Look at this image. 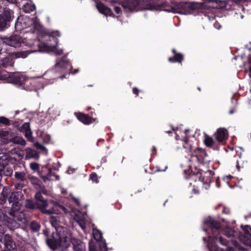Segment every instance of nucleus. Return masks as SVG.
Segmentation results:
<instances>
[{
  "label": "nucleus",
  "mask_w": 251,
  "mask_h": 251,
  "mask_svg": "<svg viewBox=\"0 0 251 251\" xmlns=\"http://www.w3.org/2000/svg\"><path fill=\"white\" fill-rule=\"evenodd\" d=\"M23 38L20 35H15L11 36L9 38H4L3 42L6 45L14 47H20L22 44Z\"/></svg>",
  "instance_id": "10"
},
{
  "label": "nucleus",
  "mask_w": 251,
  "mask_h": 251,
  "mask_svg": "<svg viewBox=\"0 0 251 251\" xmlns=\"http://www.w3.org/2000/svg\"><path fill=\"white\" fill-rule=\"evenodd\" d=\"M10 142L17 145H19L22 146H25L26 142L23 138L19 136H15L12 138L10 140Z\"/></svg>",
  "instance_id": "22"
},
{
  "label": "nucleus",
  "mask_w": 251,
  "mask_h": 251,
  "mask_svg": "<svg viewBox=\"0 0 251 251\" xmlns=\"http://www.w3.org/2000/svg\"><path fill=\"white\" fill-rule=\"evenodd\" d=\"M35 198H36V202H38L40 201H43L44 200H45L43 196H42L40 192H38L35 195Z\"/></svg>",
  "instance_id": "39"
},
{
  "label": "nucleus",
  "mask_w": 251,
  "mask_h": 251,
  "mask_svg": "<svg viewBox=\"0 0 251 251\" xmlns=\"http://www.w3.org/2000/svg\"><path fill=\"white\" fill-rule=\"evenodd\" d=\"M25 206L26 208H29V209H34L35 207L34 204L33 202L29 200H26L25 202Z\"/></svg>",
  "instance_id": "32"
},
{
  "label": "nucleus",
  "mask_w": 251,
  "mask_h": 251,
  "mask_svg": "<svg viewBox=\"0 0 251 251\" xmlns=\"http://www.w3.org/2000/svg\"><path fill=\"white\" fill-rule=\"evenodd\" d=\"M25 44V46L29 47H32L34 45H36L37 46V50H36V51H40L41 50V45L40 44L39 41L37 40H33L31 39H23V41L22 44ZM36 50V49H35Z\"/></svg>",
  "instance_id": "18"
},
{
  "label": "nucleus",
  "mask_w": 251,
  "mask_h": 251,
  "mask_svg": "<svg viewBox=\"0 0 251 251\" xmlns=\"http://www.w3.org/2000/svg\"><path fill=\"white\" fill-rule=\"evenodd\" d=\"M10 192V190L7 188H4L2 192V195L4 197H7L8 195V193Z\"/></svg>",
  "instance_id": "40"
},
{
  "label": "nucleus",
  "mask_w": 251,
  "mask_h": 251,
  "mask_svg": "<svg viewBox=\"0 0 251 251\" xmlns=\"http://www.w3.org/2000/svg\"><path fill=\"white\" fill-rule=\"evenodd\" d=\"M34 27V31H39L41 25L38 19L37 18L30 19L29 17H19L15 24V29L17 31H20L30 26Z\"/></svg>",
  "instance_id": "4"
},
{
  "label": "nucleus",
  "mask_w": 251,
  "mask_h": 251,
  "mask_svg": "<svg viewBox=\"0 0 251 251\" xmlns=\"http://www.w3.org/2000/svg\"><path fill=\"white\" fill-rule=\"evenodd\" d=\"M90 177V179L93 181L95 182L96 183L98 182V181H97V176L96 174L93 173V174H91Z\"/></svg>",
  "instance_id": "42"
},
{
  "label": "nucleus",
  "mask_w": 251,
  "mask_h": 251,
  "mask_svg": "<svg viewBox=\"0 0 251 251\" xmlns=\"http://www.w3.org/2000/svg\"><path fill=\"white\" fill-rule=\"evenodd\" d=\"M25 158L29 159L30 158H37L39 157L38 153L34 150L30 148H27L25 149Z\"/></svg>",
  "instance_id": "19"
},
{
  "label": "nucleus",
  "mask_w": 251,
  "mask_h": 251,
  "mask_svg": "<svg viewBox=\"0 0 251 251\" xmlns=\"http://www.w3.org/2000/svg\"><path fill=\"white\" fill-rule=\"evenodd\" d=\"M96 7L99 12L105 15H111V10L110 8L105 6L101 3H98L96 4Z\"/></svg>",
  "instance_id": "20"
},
{
  "label": "nucleus",
  "mask_w": 251,
  "mask_h": 251,
  "mask_svg": "<svg viewBox=\"0 0 251 251\" xmlns=\"http://www.w3.org/2000/svg\"><path fill=\"white\" fill-rule=\"evenodd\" d=\"M156 150L155 147H153L152 151H153V150Z\"/></svg>",
  "instance_id": "60"
},
{
  "label": "nucleus",
  "mask_w": 251,
  "mask_h": 251,
  "mask_svg": "<svg viewBox=\"0 0 251 251\" xmlns=\"http://www.w3.org/2000/svg\"><path fill=\"white\" fill-rule=\"evenodd\" d=\"M54 69L56 71L61 72L66 71L68 72V74H69L72 67L68 62L65 61L63 59H57L54 66Z\"/></svg>",
  "instance_id": "11"
},
{
  "label": "nucleus",
  "mask_w": 251,
  "mask_h": 251,
  "mask_svg": "<svg viewBox=\"0 0 251 251\" xmlns=\"http://www.w3.org/2000/svg\"><path fill=\"white\" fill-rule=\"evenodd\" d=\"M182 6L184 7V8L186 9H191L192 8V4L189 2H186L185 3H183Z\"/></svg>",
  "instance_id": "44"
},
{
  "label": "nucleus",
  "mask_w": 251,
  "mask_h": 251,
  "mask_svg": "<svg viewBox=\"0 0 251 251\" xmlns=\"http://www.w3.org/2000/svg\"><path fill=\"white\" fill-rule=\"evenodd\" d=\"M138 92H139V90H138V89L137 88H134L133 89V93L136 94V95H138Z\"/></svg>",
  "instance_id": "49"
},
{
  "label": "nucleus",
  "mask_w": 251,
  "mask_h": 251,
  "mask_svg": "<svg viewBox=\"0 0 251 251\" xmlns=\"http://www.w3.org/2000/svg\"><path fill=\"white\" fill-rule=\"evenodd\" d=\"M204 142L205 145L207 147H212V145L214 144L213 139L211 137L207 136L205 137Z\"/></svg>",
  "instance_id": "30"
},
{
  "label": "nucleus",
  "mask_w": 251,
  "mask_h": 251,
  "mask_svg": "<svg viewBox=\"0 0 251 251\" xmlns=\"http://www.w3.org/2000/svg\"><path fill=\"white\" fill-rule=\"evenodd\" d=\"M51 170H50V169H49V174H50V173H51Z\"/></svg>",
  "instance_id": "61"
},
{
  "label": "nucleus",
  "mask_w": 251,
  "mask_h": 251,
  "mask_svg": "<svg viewBox=\"0 0 251 251\" xmlns=\"http://www.w3.org/2000/svg\"><path fill=\"white\" fill-rule=\"evenodd\" d=\"M1 173H0V180H1Z\"/></svg>",
  "instance_id": "63"
},
{
  "label": "nucleus",
  "mask_w": 251,
  "mask_h": 251,
  "mask_svg": "<svg viewBox=\"0 0 251 251\" xmlns=\"http://www.w3.org/2000/svg\"><path fill=\"white\" fill-rule=\"evenodd\" d=\"M48 246L52 250L59 247L67 248L71 243L73 245L74 251H85V245L79 240L73 237L67 229H63L53 234L50 238L46 239Z\"/></svg>",
  "instance_id": "1"
},
{
  "label": "nucleus",
  "mask_w": 251,
  "mask_h": 251,
  "mask_svg": "<svg viewBox=\"0 0 251 251\" xmlns=\"http://www.w3.org/2000/svg\"><path fill=\"white\" fill-rule=\"evenodd\" d=\"M250 74H251V67H250Z\"/></svg>",
  "instance_id": "62"
},
{
  "label": "nucleus",
  "mask_w": 251,
  "mask_h": 251,
  "mask_svg": "<svg viewBox=\"0 0 251 251\" xmlns=\"http://www.w3.org/2000/svg\"><path fill=\"white\" fill-rule=\"evenodd\" d=\"M78 119L84 124H89L92 122L91 119L87 115L81 113L77 115Z\"/></svg>",
  "instance_id": "26"
},
{
  "label": "nucleus",
  "mask_w": 251,
  "mask_h": 251,
  "mask_svg": "<svg viewBox=\"0 0 251 251\" xmlns=\"http://www.w3.org/2000/svg\"><path fill=\"white\" fill-rule=\"evenodd\" d=\"M20 130L24 133L25 137L28 141L33 142V138L32 136V132L30 129V125L28 123L23 124Z\"/></svg>",
  "instance_id": "14"
},
{
  "label": "nucleus",
  "mask_w": 251,
  "mask_h": 251,
  "mask_svg": "<svg viewBox=\"0 0 251 251\" xmlns=\"http://www.w3.org/2000/svg\"><path fill=\"white\" fill-rule=\"evenodd\" d=\"M2 241L5 248L9 251H14L16 250V245L9 235L5 234L3 237Z\"/></svg>",
  "instance_id": "12"
},
{
  "label": "nucleus",
  "mask_w": 251,
  "mask_h": 251,
  "mask_svg": "<svg viewBox=\"0 0 251 251\" xmlns=\"http://www.w3.org/2000/svg\"><path fill=\"white\" fill-rule=\"evenodd\" d=\"M0 123L4 125H9L10 124L9 120L4 117H0Z\"/></svg>",
  "instance_id": "36"
},
{
  "label": "nucleus",
  "mask_w": 251,
  "mask_h": 251,
  "mask_svg": "<svg viewBox=\"0 0 251 251\" xmlns=\"http://www.w3.org/2000/svg\"><path fill=\"white\" fill-rule=\"evenodd\" d=\"M123 7L126 11H138L143 10L140 0H126L123 3Z\"/></svg>",
  "instance_id": "9"
},
{
  "label": "nucleus",
  "mask_w": 251,
  "mask_h": 251,
  "mask_svg": "<svg viewBox=\"0 0 251 251\" xmlns=\"http://www.w3.org/2000/svg\"><path fill=\"white\" fill-rule=\"evenodd\" d=\"M208 248L209 249L210 251H212V247L210 246V245L209 244L208 245Z\"/></svg>",
  "instance_id": "55"
},
{
  "label": "nucleus",
  "mask_w": 251,
  "mask_h": 251,
  "mask_svg": "<svg viewBox=\"0 0 251 251\" xmlns=\"http://www.w3.org/2000/svg\"><path fill=\"white\" fill-rule=\"evenodd\" d=\"M183 59V56L181 54H175L174 57L169 58V60L171 62H180Z\"/></svg>",
  "instance_id": "29"
},
{
  "label": "nucleus",
  "mask_w": 251,
  "mask_h": 251,
  "mask_svg": "<svg viewBox=\"0 0 251 251\" xmlns=\"http://www.w3.org/2000/svg\"><path fill=\"white\" fill-rule=\"evenodd\" d=\"M4 173L6 176H10L12 174L13 171L11 168L6 167L4 170Z\"/></svg>",
  "instance_id": "37"
},
{
  "label": "nucleus",
  "mask_w": 251,
  "mask_h": 251,
  "mask_svg": "<svg viewBox=\"0 0 251 251\" xmlns=\"http://www.w3.org/2000/svg\"><path fill=\"white\" fill-rule=\"evenodd\" d=\"M78 70H75V72L73 73V74H76V73H77V72H78Z\"/></svg>",
  "instance_id": "58"
},
{
  "label": "nucleus",
  "mask_w": 251,
  "mask_h": 251,
  "mask_svg": "<svg viewBox=\"0 0 251 251\" xmlns=\"http://www.w3.org/2000/svg\"><path fill=\"white\" fill-rule=\"evenodd\" d=\"M251 228L249 226H246L243 228L244 234H241L239 236L240 240L246 245H251V234L249 232V229Z\"/></svg>",
  "instance_id": "13"
},
{
  "label": "nucleus",
  "mask_w": 251,
  "mask_h": 251,
  "mask_svg": "<svg viewBox=\"0 0 251 251\" xmlns=\"http://www.w3.org/2000/svg\"><path fill=\"white\" fill-rule=\"evenodd\" d=\"M216 251H221V250L219 251L218 249H217Z\"/></svg>",
  "instance_id": "64"
},
{
  "label": "nucleus",
  "mask_w": 251,
  "mask_h": 251,
  "mask_svg": "<svg viewBox=\"0 0 251 251\" xmlns=\"http://www.w3.org/2000/svg\"><path fill=\"white\" fill-rule=\"evenodd\" d=\"M227 137V132L225 128H220L215 133V139L219 142L225 141Z\"/></svg>",
  "instance_id": "17"
},
{
  "label": "nucleus",
  "mask_w": 251,
  "mask_h": 251,
  "mask_svg": "<svg viewBox=\"0 0 251 251\" xmlns=\"http://www.w3.org/2000/svg\"><path fill=\"white\" fill-rule=\"evenodd\" d=\"M114 10L115 12L117 14H120L121 12V8L118 6H115Z\"/></svg>",
  "instance_id": "47"
},
{
  "label": "nucleus",
  "mask_w": 251,
  "mask_h": 251,
  "mask_svg": "<svg viewBox=\"0 0 251 251\" xmlns=\"http://www.w3.org/2000/svg\"><path fill=\"white\" fill-rule=\"evenodd\" d=\"M30 181L31 183L34 186H39L40 185L39 180L36 177L31 176L30 177Z\"/></svg>",
  "instance_id": "33"
},
{
  "label": "nucleus",
  "mask_w": 251,
  "mask_h": 251,
  "mask_svg": "<svg viewBox=\"0 0 251 251\" xmlns=\"http://www.w3.org/2000/svg\"><path fill=\"white\" fill-rule=\"evenodd\" d=\"M206 174H209L210 175L211 174V172L210 171H208L206 173Z\"/></svg>",
  "instance_id": "57"
},
{
  "label": "nucleus",
  "mask_w": 251,
  "mask_h": 251,
  "mask_svg": "<svg viewBox=\"0 0 251 251\" xmlns=\"http://www.w3.org/2000/svg\"><path fill=\"white\" fill-rule=\"evenodd\" d=\"M203 224L209 226L212 230H217L220 227V223L210 217H208L203 221Z\"/></svg>",
  "instance_id": "16"
},
{
  "label": "nucleus",
  "mask_w": 251,
  "mask_h": 251,
  "mask_svg": "<svg viewBox=\"0 0 251 251\" xmlns=\"http://www.w3.org/2000/svg\"><path fill=\"white\" fill-rule=\"evenodd\" d=\"M34 146L38 149H40V150H43V151H44V150H46L45 147L42 144H41V143H40L39 142L35 143H34Z\"/></svg>",
  "instance_id": "38"
},
{
  "label": "nucleus",
  "mask_w": 251,
  "mask_h": 251,
  "mask_svg": "<svg viewBox=\"0 0 251 251\" xmlns=\"http://www.w3.org/2000/svg\"><path fill=\"white\" fill-rule=\"evenodd\" d=\"M9 131L0 129V139H5L8 136Z\"/></svg>",
  "instance_id": "34"
},
{
  "label": "nucleus",
  "mask_w": 251,
  "mask_h": 251,
  "mask_svg": "<svg viewBox=\"0 0 251 251\" xmlns=\"http://www.w3.org/2000/svg\"><path fill=\"white\" fill-rule=\"evenodd\" d=\"M44 41L40 42L41 48L40 51L53 52L56 55L63 53L62 49H57L56 47L58 43V39L52 35H46L44 36Z\"/></svg>",
  "instance_id": "3"
},
{
  "label": "nucleus",
  "mask_w": 251,
  "mask_h": 251,
  "mask_svg": "<svg viewBox=\"0 0 251 251\" xmlns=\"http://www.w3.org/2000/svg\"><path fill=\"white\" fill-rule=\"evenodd\" d=\"M104 250L105 251H107V248L106 247V244L103 243V248L102 247H100V250L101 251H102V250Z\"/></svg>",
  "instance_id": "48"
},
{
  "label": "nucleus",
  "mask_w": 251,
  "mask_h": 251,
  "mask_svg": "<svg viewBox=\"0 0 251 251\" xmlns=\"http://www.w3.org/2000/svg\"><path fill=\"white\" fill-rule=\"evenodd\" d=\"M42 179L44 181H46L47 180H49V178L47 176H41Z\"/></svg>",
  "instance_id": "51"
},
{
  "label": "nucleus",
  "mask_w": 251,
  "mask_h": 251,
  "mask_svg": "<svg viewBox=\"0 0 251 251\" xmlns=\"http://www.w3.org/2000/svg\"><path fill=\"white\" fill-rule=\"evenodd\" d=\"M75 201L76 202L77 204L78 205H80V201H79V200L77 199H75Z\"/></svg>",
  "instance_id": "53"
},
{
  "label": "nucleus",
  "mask_w": 251,
  "mask_h": 251,
  "mask_svg": "<svg viewBox=\"0 0 251 251\" xmlns=\"http://www.w3.org/2000/svg\"><path fill=\"white\" fill-rule=\"evenodd\" d=\"M14 221H10L8 220L7 217L5 216H3V219L0 217V221L1 223H0V241L2 242V239L3 234L5 232L4 226H7L10 230H13L15 227H17V224L16 223V221L13 219Z\"/></svg>",
  "instance_id": "8"
},
{
  "label": "nucleus",
  "mask_w": 251,
  "mask_h": 251,
  "mask_svg": "<svg viewBox=\"0 0 251 251\" xmlns=\"http://www.w3.org/2000/svg\"><path fill=\"white\" fill-rule=\"evenodd\" d=\"M93 235L94 238L97 241H100L102 238V233L96 228L93 229Z\"/></svg>",
  "instance_id": "27"
},
{
  "label": "nucleus",
  "mask_w": 251,
  "mask_h": 251,
  "mask_svg": "<svg viewBox=\"0 0 251 251\" xmlns=\"http://www.w3.org/2000/svg\"><path fill=\"white\" fill-rule=\"evenodd\" d=\"M223 213H228V210L226 208H224L223 210Z\"/></svg>",
  "instance_id": "54"
},
{
  "label": "nucleus",
  "mask_w": 251,
  "mask_h": 251,
  "mask_svg": "<svg viewBox=\"0 0 251 251\" xmlns=\"http://www.w3.org/2000/svg\"><path fill=\"white\" fill-rule=\"evenodd\" d=\"M36 50H30L26 51H23L16 52L15 53V56L16 58H25L29 53L36 52Z\"/></svg>",
  "instance_id": "25"
},
{
  "label": "nucleus",
  "mask_w": 251,
  "mask_h": 251,
  "mask_svg": "<svg viewBox=\"0 0 251 251\" xmlns=\"http://www.w3.org/2000/svg\"><path fill=\"white\" fill-rule=\"evenodd\" d=\"M55 35L59 36H60V34L58 32H56V33L55 34Z\"/></svg>",
  "instance_id": "59"
},
{
  "label": "nucleus",
  "mask_w": 251,
  "mask_h": 251,
  "mask_svg": "<svg viewBox=\"0 0 251 251\" xmlns=\"http://www.w3.org/2000/svg\"><path fill=\"white\" fill-rule=\"evenodd\" d=\"M22 196L21 192H14L10 194L8 199L9 202L11 205L10 209L8 212L15 220L19 221H22L24 217V214L19 211L21 205L20 200Z\"/></svg>",
  "instance_id": "2"
},
{
  "label": "nucleus",
  "mask_w": 251,
  "mask_h": 251,
  "mask_svg": "<svg viewBox=\"0 0 251 251\" xmlns=\"http://www.w3.org/2000/svg\"><path fill=\"white\" fill-rule=\"evenodd\" d=\"M205 152L202 150L200 148H197L195 149L194 151L192 152L191 156H195L198 160H201Z\"/></svg>",
  "instance_id": "21"
},
{
  "label": "nucleus",
  "mask_w": 251,
  "mask_h": 251,
  "mask_svg": "<svg viewBox=\"0 0 251 251\" xmlns=\"http://www.w3.org/2000/svg\"><path fill=\"white\" fill-rule=\"evenodd\" d=\"M225 233L226 235L229 237L234 236V231L231 228H227L226 229Z\"/></svg>",
  "instance_id": "35"
},
{
  "label": "nucleus",
  "mask_w": 251,
  "mask_h": 251,
  "mask_svg": "<svg viewBox=\"0 0 251 251\" xmlns=\"http://www.w3.org/2000/svg\"><path fill=\"white\" fill-rule=\"evenodd\" d=\"M36 203L38 209L43 213L47 214H58L59 213L58 208H64L53 201H47L45 199L36 202Z\"/></svg>",
  "instance_id": "5"
},
{
  "label": "nucleus",
  "mask_w": 251,
  "mask_h": 251,
  "mask_svg": "<svg viewBox=\"0 0 251 251\" xmlns=\"http://www.w3.org/2000/svg\"><path fill=\"white\" fill-rule=\"evenodd\" d=\"M60 77L61 79H63V78L66 77V75H61Z\"/></svg>",
  "instance_id": "56"
},
{
  "label": "nucleus",
  "mask_w": 251,
  "mask_h": 251,
  "mask_svg": "<svg viewBox=\"0 0 251 251\" xmlns=\"http://www.w3.org/2000/svg\"><path fill=\"white\" fill-rule=\"evenodd\" d=\"M12 60L10 58H4L0 61V68H7L12 66Z\"/></svg>",
  "instance_id": "23"
},
{
  "label": "nucleus",
  "mask_w": 251,
  "mask_h": 251,
  "mask_svg": "<svg viewBox=\"0 0 251 251\" xmlns=\"http://www.w3.org/2000/svg\"><path fill=\"white\" fill-rule=\"evenodd\" d=\"M4 77H5V79H7V82L17 85H21L23 84H27L28 83V80L23 74H7L4 75Z\"/></svg>",
  "instance_id": "7"
},
{
  "label": "nucleus",
  "mask_w": 251,
  "mask_h": 251,
  "mask_svg": "<svg viewBox=\"0 0 251 251\" xmlns=\"http://www.w3.org/2000/svg\"><path fill=\"white\" fill-rule=\"evenodd\" d=\"M25 169H23L21 171H16L15 173V178L20 181H24L25 179Z\"/></svg>",
  "instance_id": "24"
},
{
  "label": "nucleus",
  "mask_w": 251,
  "mask_h": 251,
  "mask_svg": "<svg viewBox=\"0 0 251 251\" xmlns=\"http://www.w3.org/2000/svg\"><path fill=\"white\" fill-rule=\"evenodd\" d=\"M39 188H40V192L41 193H43V194H46L47 193V190H46L45 188L44 187V186H41L40 185L38 186Z\"/></svg>",
  "instance_id": "45"
},
{
  "label": "nucleus",
  "mask_w": 251,
  "mask_h": 251,
  "mask_svg": "<svg viewBox=\"0 0 251 251\" xmlns=\"http://www.w3.org/2000/svg\"><path fill=\"white\" fill-rule=\"evenodd\" d=\"M5 79L4 75H2V73L0 72V80Z\"/></svg>",
  "instance_id": "50"
},
{
  "label": "nucleus",
  "mask_w": 251,
  "mask_h": 251,
  "mask_svg": "<svg viewBox=\"0 0 251 251\" xmlns=\"http://www.w3.org/2000/svg\"><path fill=\"white\" fill-rule=\"evenodd\" d=\"M30 227L34 231H38L40 228V225L36 222H32L30 224Z\"/></svg>",
  "instance_id": "31"
},
{
  "label": "nucleus",
  "mask_w": 251,
  "mask_h": 251,
  "mask_svg": "<svg viewBox=\"0 0 251 251\" xmlns=\"http://www.w3.org/2000/svg\"><path fill=\"white\" fill-rule=\"evenodd\" d=\"M13 11L10 9H5L0 14V31H2L10 26Z\"/></svg>",
  "instance_id": "6"
},
{
  "label": "nucleus",
  "mask_w": 251,
  "mask_h": 251,
  "mask_svg": "<svg viewBox=\"0 0 251 251\" xmlns=\"http://www.w3.org/2000/svg\"><path fill=\"white\" fill-rule=\"evenodd\" d=\"M235 112V109L233 108V109H231L230 111H229V114H232L233 113H234V112Z\"/></svg>",
  "instance_id": "52"
},
{
  "label": "nucleus",
  "mask_w": 251,
  "mask_h": 251,
  "mask_svg": "<svg viewBox=\"0 0 251 251\" xmlns=\"http://www.w3.org/2000/svg\"><path fill=\"white\" fill-rule=\"evenodd\" d=\"M77 222L78 223L79 226L81 227V228L83 230L85 229V226L84 224V222L82 220H77Z\"/></svg>",
  "instance_id": "41"
},
{
  "label": "nucleus",
  "mask_w": 251,
  "mask_h": 251,
  "mask_svg": "<svg viewBox=\"0 0 251 251\" xmlns=\"http://www.w3.org/2000/svg\"><path fill=\"white\" fill-rule=\"evenodd\" d=\"M35 9V6L31 3H26L24 5L23 7L24 11L26 13H30L33 11Z\"/></svg>",
  "instance_id": "28"
},
{
  "label": "nucleus",
  "mask_w": 251,
  "mask_h": 251,
  "mask_svg": "<svg viewBox=\"0 0 251 251\" xmlns=\"http://www.w3.org/2000/svg\"><path fill=\"white\" fill-rule=\"evenodd\" d=\"M50 222L51 226L56 229L57 232H58L59 231H62L63 229H65L63 228L62 226L60 225V218L59 216H51L50 217Z\"/></svg>",
  "instance_id": "15"
},
{
  "label": "nucleus",
  "mask_w": 251,
  "mask_h": 251,
  "mask_svg": "<svg viewBox=\"0 0 251 251\" xmlns=\"http://www.w3.org/2000/svg\"><path fill=\"white\" fill-rule=\"evenodd\" d=\"M30 168L33 170H36L39 168V165L36 163H31L30 164Z\"/></svg>",
  "instance_id": "43"
},
{
  "label": "nucleus",
  "mask_w": 251,
  "mask_h": 251,
  "mask_svg": "<svg viewBox=\"0 0 251 251\" xmlns=\"http://www.w3.org/2000/svg\"><path fill=\"white\" fill-rule=\"evenodd\" d=\"M218 240L221 245H226V241L222 237H220L218 238Z\"/></svg>",
  "instance_id": "46"
}]
</instances>
